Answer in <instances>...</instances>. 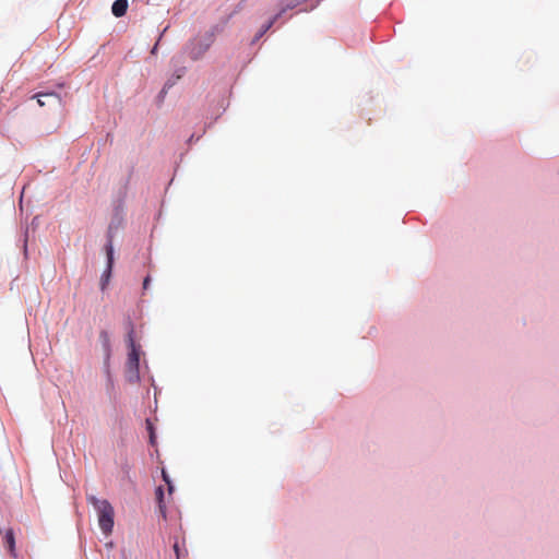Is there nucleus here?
<instances>
[{
  "label": "nucleus",
  "instance_id": "nucleus-1",
  "mask_svg": "<svg viewBox=\"0 0 559 559\" xmlns=\"http://www.w3.org/2000/svg\"><path fill=\"white\" fill-rule=\"evenodd\" d=\"M87 502L91 503L97 512L98 524L105 535H109L114 528L115 511L112 506L106 499H98L95 496H88Z\"/></svg>",
  "mask_w": 559,
  "mask_h": 559
},
{
  "label": "nucleus",
  "instance_id": "nucleus-2",
  "mask_svg": "<svg viewBox=\"0 0 559 559\" xmlns=\"http://www.w3.org/2000/svg\"><path fill=\"white\" fill-rule=\"evenodd\" d=\"M129 343L130 352L127 360V377L129 381L135 382L139 380L140 354L131 334L129 335Z\"/></svg>",
  "mask_w": 559,
  "mask_h": 559
},
{
  "label": "nucleus",
  "instance_id": "nucleus-3",
  "mask_svg": "<svg viewBox=\"0 0 559 559\" xmlns=\"http://www.w3.org/2000/svg\"><path fill=\"white\" fill-rule=\"evenodd\" d=\"M106 255H107V269L105 270L104 274L100 278V289L104 290L109 283L110 276H111V270L114 264V248L111 242L109 241L106 246Z\"/></svg>",
  "mask_w": 559,
  "mask_h": 559
},
{
  "label": "nucleus",
  "instance_id": "nucleus-4",
  "mask_svg": "<svg viewBox=\"0 0 559 559\" xmlns=\"http://www.w3.org/2000/svg\"><path fill=\"white\" fill-rule=\"evenodd\" d=\"M128 10V0H116L112 3L111 12L116 17H121Z\"/></svg>",
  "mask_w": 559,
  "mask_h": 559
},
{
  "label": "nucleus",
  "instance_id": "nucleus-5",
  "mask_svg": "<svg viewBox=\"0 0 559 559\" xmlns=\"http://www.w3.org/2000/svg\"><path fill=\"white\" fill-rule=\"evenodd\" d=\"M4 544H5L9 552L11 554V556L16 557V552H15V537H14V532H13L12 528H9L5 532Z\"/></svg>",
  "mask_w": 559,
  "mask_h": 559
},
{
  "label": "nucleus",
  "instance_id": "nucleus-6",
  "mask_svg": "<svg viewBox=\"0 0 559 559\" xmlns=\"http://www.w3.org/2000/svg\"><path fill=\"white\" fill-rule=\"evenodd\" d=\"M35 97H37V102H38L39 106L46 105V100L41 99L43 97L47 98L49 102L53 103L55 105L60 104V97L56 93H38L35 95Z\"/></svg>",
  "mask_w": 559,
  "mask_h": 559
},
{
  "label": "nucleus",
  "instance_id": "nucleus-7",
  "mask_svg": "<svg viewBox=\"0 0 559 559\" xmlns=\"http://www.w3.org/2000/svg\"><path fill=\"white\" fill-rule=\"evenodd\" d=\"M191 46L192 47H191V50H190L189 53H190L191 58L194 59V60L199 59L206 51V49L209 48V45H204L203 46V45H201V44H199L197 41H193L191 44Z\"/></svg>",
  "mask_w": 559,
  "mask_h": 559
},
{
  "label": "nucleus",
  "instance_id": "nucleus-8",
  "mask_svg": "<svg viewBox=\"0 0 559 559\" xmlns=\"http://www.w3.org/2000/svg\"><path fill=\"white\" fill-rule=\"evenodd\" d=\"M173 548L176 555V559H185L188 556V550L185 546V539H182V546L180 545L179 540L176 539Z\"/></svg>",
  "mask_w": 559,
  "mask_h": 559
},
{
  "label": "nucleus",
  "instance_id": "nucleus-9",
  "mask_svg": "<svg viewBox=\"0 0 559 559\" xmlns=\"http://www.w3.org/2000/svg\"><path fill=\"white\" fill-rule=\"evenodd\" d=\"M300 3V0H285L284 7L282 8L280 14L284 13L287 9H294Z\"/></svg>",
  "mask_w": 559,
  "mask_h": 559
},
{
  "label": "nucleus",
  "instance_id": "nucleus-10",
  "mask_svg": "<svg viewBox=\"0 0 559 559\" xmlns=\"http://www.w3.org/2000/svg\"><path fill=\"white\" fill-rule=\"evenodd\" d=\"M281 14L278 13L277 15H275L267 24H265V27L263 29V32H266L269 28L272 27V25L274 24V22L277 20V17L280 16Z\"/></svg>",
  "mask_w": 559,
  "mask_h": 559
},
{
  "label": "nucleus",
  "instance_id": "nucleus-11",
  "mask_svg": "<svg viewBox=\"0 0 559 559\" xmlns=\"http://www.w3.org/2000/svg\"><path fill=\"white\" fill-rule=\"evenodd\" d=\"M147 425H148V430H150V440H151V443H154V439H155V436H154V432H153V427L151 425L150 421H147Z\"/></svg>",
  "mask_w": 559,
  "mask_h": 559
},
{
  "label": "nucleus",
  "instance_id": "nucleus-12",
  "mask_svg": "<svg viewBox=\"0 0 559 559\" xmlns=\"http://www.w3.org/2000/svg\"><path fill=\"white\" fill-rule=\"evenodd\" d=\"M150 282H151V277L150 276H146L143 281V288L144 289H147L148 288V285H150Z\"/></svg>",
  "mask_w": 559,
  "mask_h": 559
},
{
  "label": "nucleus",
  "instance_id": "nucleus-13",
  "mask_svg": "<svg viewBox=\"0 0 559 559\" xmlns=\"http://www.w3.org/2000/svg\"><path fill=\"white\" fill-rule=\"evenodd\" d=\"M156 493H157V497H158V499H159V501H160V500H162V498H163V489H162V487H158V488H157Z\"/></svg>",
  "mask_w": 559,
  "mask_h": 559
},
{
  "label": "nucleus",
  "instance_id": "nucleus-14",
  "mask_svg": "<svg viewBox=\"0 0 559 559\" xmlns=\"http://www.w3.org/2000/svg\"><path fill=\"white\" fill-rule=\"evenodd\" d=\"M100 336L105 340L106 343H108V334L105 331L100 333Z\"/></svg>",
  "mask_w": 559,
  "mask_h": 559
},
{
  "label": "nucleus",
  "instance_id": "nucleus-15",
  "mask_svg": "<svg viewBox=\"0 0 559 559\" xmlns=\"http://www.w3.org/2000/svg\"><path fill=\"white\" fill-rule=\"evenodd\" d=\"M156 49H157V46H155V47L153 48L152 53H155Z\"/></svg>",
  "mask_w": 559,
  "mask_h": 559
}]
</instances>
